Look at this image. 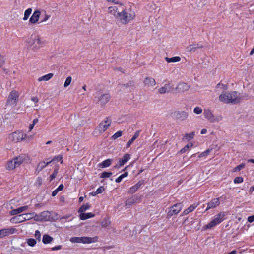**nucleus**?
Returning <instances> with one entry per match:
<instances>
[{
    "label": "nucleus",
    "mask_w": 254,
    "mask_h": 254,
    "mask_svg": "<svg viewBox=\"0 0 254 254\" xmlns=\"http://www.w3.org/2000/svg\"><path fill=\"white\" fill-rule=\"evenodd\" d=\"M216 88L224 90L218 97L220 102L237 104L241 102L242 97L239 93L235 91H225L228 89L227 85L219 83L217 85Z\"/></svg>",
    "instance_id": "obj_1"
},
{
    "label": "nucleus",
    "mask_w": 254,
    "mask_h": 254,
    "mask_svg": "<svg viewBox=\"0 0 254 254\" xmlns=\"http://www.w3.org/2000/svg\"><path fill=\"white\" fill-rule=\"evenodd\" d=\"M26 44L29 49L33 51H37L40 48L44 47L45 42L39 36L33 34L27 40Z\"/></svg>",
    "instance_id": "obj_2"
},
{
    "label": "nucleus",
    "mask_w": 254,
    "mask_h": 254,
    "mask_svg": "<svg viewBox=\"0 0 254 254\" xmlns=\"http://www.w3.org/2000/svg\"><path fill=\"white\" fill-rule=\"evenodd\" d=\"M135 17V14L133 11L123 10L119 12L117 20L121 23L126 24L133 20Z\"/></svg>",
    "instance_id": "obj_3"
},
{
    "label": "nucleus",
    "mask_w": 254,
    "mask_h": 254,
    "mask_svg": "<svg viewBox=\"0 0 254 254\" xmlns=\"http://www.w3.org/2000/svg\"><path fill=\"white\" fill-rule=\"evenodd\" d=\"M34 212L23 213L15 216L10 219L11 223L13 224L20 223L31 219L34 220Z\"/></svg>",
    "instance_id": "obj_4"
},
{
    "label": "nucleus",
    "mask_w": 254,
    "mask_h": 254,
    "mask_svg": "<svg viewBox=\"0 0 254 254\" xmlns=\"http://www.w3.org/2000/svg\"><path fill=\"white\" fill-rule=\"evenodd\" d=\"M97 237H73L70 239V241L73 243L90 244L97 241Z\"/></svg>",
    "instance_id": "obj_5"
},
{
    "label": "nucleus",
    "mask_w": 254,
    "mask_h": 254,
    "mask_svg": "<svg viewBox=\"0 0 254 254\" xmlns=\"http://www.w3.org/2000/svg\"><path fill=\"white\" fill-rule=\"evenodd\" d=\"M95 99L96 103L101 107H104L110 101L111 96L109 93H105L101 95L99 93H96L95 95Z\"/></svg>",
    "instance_id": "obj_6"
},
{
    "label": "nucleus",
    "mask_w": 254,
    "mask_h": 254,
    "mask_svg": "<svg viewBox=\"0 0 254 254\" xmlns=\"http://www.w3.org/2000/svg\"><path fill=\"white\" fill-rule=\"evenodd\" d=\"M203 115L204 117L211 123H217L222 120V117L220 115L215 116L213 111L209 109H205L204 110Z\"/></svg>",
    "instance_id": "obj_7"
},
{
    "label": "nucleus",
    "mask_w": 254,
    "mask_h": 254,
    "mask_svg": "<svg viewBox=\"0 0 254 254\" xmlns=\"http://www.w3.org/2000/svg\"><path fill=\"white\" fill-rule=\"evenodd\" d=\"M225 216L224 212H220L216 215L214 218L208 224L205 225L203 228L204 230L211 229L217 225L220 224L223 220Z\"/></svg>",
    "instance_id": "obj_8"
},
{
    "label": "nucleus",
    "mask_w": 254,
    "mask_h": 254,
    "mask_svg": "<svg viewBox=\"0 0 254 254\" xmlns=\"http://www.w3.org/2000/svg\"><path fill=\"white\" fill-rule=\"evenodd\" d=\"M24 133L21 130H17L11 133L8 135L9 141L14 143L20 142L23 141Z\"/></svg>",
    "instance_id": "obj_9"
},
{
    "label": "nucleus",
    "mask_w": 254,
    "mask_h": 254,
    "mask_svg": "<svg viewBox=\"0 0 254 254\" xmlns=\"http://www.w3.org/2000/svg\"><path fill=\"white\" fill-rule=\"evenodd\" d=\"M111 122V119L109 117H106L100 123L98 127L96 129L95 132L98 131L99 133H102L105 132L110 126Z\"/></svg>",
    "instance_id": "obj_10"
},
{
    "label": "nucleus",
    "mask_w": 254,
    "mask_h": 254,
    "mask_svg": "<svg viewBox=\"0 0 254 254\" xmlns=\"http://www.w3.org/2000/svg\"><path fill=\"white\" fill-rule=\"evenodd\" d=\"M19 93L16 90H12L8 95L6 105L14 106L16 105L19 98Z\"/></svg>",
    "instance_id": "obj_11"
},
{
    "label": "nucleus",
    "mask_w": 254,
    "mask_h": 254,
    "mask_svg": "<svg viewBox=\"0 0 254 254\" xmlns=\"http://www.w3.org/2000/svg\"><path fill=\"white\" fill-rule=\"evenodd\" d=\"M183 208L182 203H177L170 207L167 213L168 217H171L173 215H175L178 214Z\"/></svg>",
    "instance_id": "obj_12"
},
{
    "label": "nucleus",
    "mask_w": 254,
    "mask_h": 254,
    "mask_svg": "<svg viewBox=\"0 0 254 254\" xmlns=\"http://www.w3.org/2000/svg\"><path fill=\"white\" fill-rule=\"evenodd\" d=\"M174 117L178 120L184 121L186 120L189 117V113L183 110L176 111L173 113Z\"/></svg>",
    "instance_id": "obj_13"
},
{
    "label": "nucleus",
    "mask_w": 254,
    "mask_h": 254,
    "mask_svg": "<svg viewBox=\"0 0 254 254\" xmlns=\"http://www.w3.org/2000/svg\"><path fill=\"white\" fill-rule=\"evenodd\" d=\"M34 220L36 221H45L50 219V213L48 211H45L37 214L35 212Z\"/></svg>",
    "instance_id": "obj_14"
},
{
    "label": "nucleus",
    "mask_w": 254,
    "mask_h": 254,
    "mask_svg": "<svg viewBox=\"0 0 254 254\" xmlns=\"http://www.w3.org/2000/svg\"><path fill=\"white\" fill-rule=\"evenodd\" d=\"M17 232V229L14 228H9L0 230V238L13 234Z\"/></svg>",
    "instance_id": "obj_15"
},
{
    "label": "nucleus",
    "mask_w": 254,
    "mask_h": 254,
    "mask_svg": "<svg viewBox=\"0 0 254 254\" xmlns=\"http://www.w3.org/2000/svg\"><path fill=\"white\" fill-rule=\"evenodd\" d=\"M119 10L116 6L109 7L107 9V14L117 19L118 16Z\"/></svg>",
    "instance_id": "obj_16"
},
{
    "label": "nucleus",
    "mask_w": 254,
    "mask_h": 254,
    "mask_svg": "<svg viewBox=\"0 0 254 254\" xmlns=\"http://www.w3.org/2000/svg\"><path fill=\"white\" fill-rule=\"evenodd\" d=\"M17 167L20 166L23 163L28 161V157L25 155H20L14 158Z\"/></svg>",
    "instance_id": "obj_17"
},
{
    "label": "nucleus",
    "mask_w": 254,
    "mask_h": 254,
    "mask_svg": "<svg viewBox=\"0 0 254 254\" xmlns=\"http://www.w3.org/2000/svg\"><path fill=\"white\" fill-rule=\"evenodd\" d=\"M41 12L39 10L34 11L30 18L29 22L31 24H36L38 21Z\"/></svg>",
    "instance_id": "obj_18"
},
{
    "label": "nucleus",
    "mask_w": 254,
    "mask_h": 254,
    "mask_svg": "<svg viewBox=\"0 0 254 254\" xmlns=\"http://www.w3.org/2000/svg\"><path fill=\"white\" fill-rule=\"evenodd\" d=\"M130 159V155L128 154H125L124 156L119 159L117 164L116 167L117 168H120V167L124 165L125 163H126Z\"/></svg>",
    "instance_id": "obj_19"
},
{
    "label": "nucleus",
    "mask_w": 254,
    "mask_h": 254,
    "mask_svg": "<svg viewBox=\"0 0 254 254\" xmlns=\"http://www.w3.org/2000/svg\"><path fill=\"white\" fill-rule=\"evenodd\" d=\"M29 208V206L27 205L23 206L20 207H19L17 209H15L12 210L9 212V214L10 215H17L18 214H20L22 212L26 211Z\"/></svg>",
    "instance_id": "obj_20"
},
{
    "label": "nucleus",
    "mask_w": 254,
    "mask_h": 254,
    "mask_svg": "<svg viewBox=\"0 0 254 254\" xmlns=\"http://www.w3.org/2000/svg\"><path fill=\"white\" fill-rule=\"evenodd\" d=\"M220 204L219 198L213 199L210 202L207 203V207L206 210L214 208Z\"/></svg>",
    "instance_id": "obj_21"
},
{
    "label": "nucleus",
    "mask_w": 254,
    "mask_h": 254,
    "mask_svg": "<svg viewBox=\"0 0 254 254\" xmlns=\"http://www.w3.org/2000/svg\"><path fill=\"white\" fill-rule=\"evenodd\" d=\"M144 84L148 88L153 87L156 85V81L152 77H146L144 80Z\"/></svg>",
    "instance_id": "obj_22"
},
{
    "label": "nucleus",
    "mask_w": 254,
    "mask_h": 254,
    "mask_svg": "<svg viewBox=\"0 0 254 254\" xmlns=\"http://www.w3.org/2000/svg\"><path fill=\"white\" fill-rule=\"evenodd\" d=\"M190 86L185 83H180L176 87V89L179 92H185L189 90Z\"/></svg>",
    "instance_id": "obj_23"
},
{
    "label": "nucleus",
    "mask_w": 254,
    "mask_h": 254,
    "mask_svg": "<svg viewBox=\"0 0 254 254\" xmlns=\"http://www.w3.org/2000/svg\"><path fill=\"white\" fill-rule=\"evenodd\" d=\"M141 185H142V183L140 182H138L135 185L130 187L128 191V193L132 194V193H134V192H135L138 190V189L140 187Z\"/></svg>",
    "instance_id": "obj_24"
},
{
    "label": "nucleus",
    "mask_w": 254,
    "mask_h": 254,
    "mask_svg": "<svg viewBox=\"0 0 254 254\" xmlns=\"http://www.w3.org/2000/svg\"><path fill=\"white\" fill-rule=\"evenodd\" d=\"M16 164L13 158L7 162L6 168L7 170H12L17 167Z\"/></svg>",
    "instance_id": "obj_25"
},
{
    "label": "nucleus",
    "mask_w": 254,
    "mask_h": 254,
    "mask_svg": "<svg viewBox=\"0 0 254 254\" xmlns=\"http://www.w3.org/2000/svg\"><path fill=\"white\" fill-rule=\"evenodd\" d=\"M53 238L48 234H44L42 238V242L44 244H50L53 240Z\"/></svg>",
    "instance_id": "obj_26"
},
{
    "label": "nucleus",
    "mask_w": 254,
    "mask_h": 254,
    "mask_svg": "<svg viewBox=\"0 0 254 254\" xmlns=\"http://www.w3.org/2000/svg\"><path fill=\"white\" fill-rule=\"evenodd\" d=\"M53 75H54V74L52 73H48L46 75H43L42 76L39 77L38 79V81L39 82H41L43 81H49L50 79H51L53 77Z\"/></svg>",
    "instance_id": "obj_27"
},
{
    "label": "nucleus",
    "mask_w": 254,
    "mask_h": 254,
    "mask_svg": "<svg viewBox=\"0 0 254 254\" xmlns=\"http://www.w3.org/2000/svg\"><path fill=\"white\" fill-rule=\"evenodd\" d=\"M197 204H192L190 206L189 208L184 210V211L182 213V215H186L188 214L189 213L193 211L197 206Z\"/></svg>",
    "instance_id": "obj_28"
},
{
    "label": "nucleus",
    "mask_w": 254,
    "mask_h": 254,
    "mask_svg": "<svg viewBox=\"0 0 254 254\" xmlns=\"http://www.w3.org/2000/svg\"><path fill=\"white\" fill-rule=\"evenodd\" d=\"M94 217V214L92 213H81L79 215V218L81 220H84L89 218H93Z\"/></svg>",
    "instance_id": "obj_29"
},
{
    "label": "nucleus",
    "mask_w": 254,
    "mask_h": 254,
    "mask_svg": "<svg viewBox=\"0 0 254 254\" xmlns=\"http://www.w3.org/2000/svg\"><path fill=\"white\" fill-rule=\"evenodd\" d=\"M51 162L52 161H50L47 162H45L44 161L40 162L38 165L36 170L39 172Z\"/></svg>",
    "instance_id": "obj_30"
},
{
    "label": "nucleus",
    "mask_w": 254,
    "mask_h": 254,
    "mask_svg": "<svg viewBox=\"0 0 254 254\" xmlns=\"http://www.w3.org/2000/svg\"><path fill=\"white\" fill-rule=\"evenodd\" d=\"M165 59L168 63H175L180 61L181 58L179 56H175L171 58L165 57Z\"/></svg>",
    "instance_id": "obj_31"
},
{
    "label": "nucleus",
    "mask_w": 254,
    "mask_h": 254,
    "mask_svg": "<svg viewBox=\"0 0 254 254\" xmlns=\"http://www.w3.org/2000/svg\"><path fill=\"white\" fill-rule=\"evenodd\" d=\"M112 160L108 159L103 161L102 163L99 164V167L100 168H105L109 166L111 164Z\"/></svg>",
    "instance_id": "obj_32"
},
{
    "label": "nucleus",
    "mask_w": 254,
    "mask_h": 254,
    "mask_svg": "<svg viewBox=\"0 0 254 254\" xmlns=\"http://www.w3.org/2000/svg\"><path fill=\"white\" fill-rule=\"evenodd\" d=\"M170 89V85L169 84H165L164 86L159 88V92L160 94H164V93L169 92Z\"/></svg>",
    "instance_id": "obj_33"
},
{
    "label": "nucleus",
    "mask_w": 254,
    "mask_h": 254,
    "mask_svg": "<svg viewBox=\"0 0 254 254\" xmlns=\"http://www.w3.org/2000/svg\"><path fill=\"white\" fill-rule=\"evenodd\" d=\"M139 133H140L139 130H137L135 132L133 137L128 141L127 145V148H128L130 147V146L133 143V142L134 141V140L136 139L138 137Z\"/></svg>",
    "instance_id": "obj_34"
},
{
    "label": "nucleus",
    "mask_w": 254,
    "mask_h": 254,
    "mask_svg": "<svg viewBox=\"0 0 254 254\" xmlns=\"http://www.w3.org/2000/svg\"><path fill=\"white\" fill-rule=\"evenodd\" d=\"M194 136L195 132L192 131L190 133L186 134L183 137V139H185L187 141H190L194 138Z\"/></svg>",
    "instance_id": "obj_35"
},
{
    "label": "nucleus",
    "mask_w": 254,
    "mask_h": 254,
    "mask_svg": "<svg viewBox=\"0 0 254 254\" xmlns=\"http://www.w3.org/2000/svg\"><path fill=\"white\" fill-rule=\"evenodd\" d=\"M90 205L88 203L83 204L78 210L79 213H83L90 208Z\"/></svg>",
    "instance_id": "obj_36"
},
{
    "label": "nucleus",
    "mask_w": 254,
    "mask_h": 254,
    "mask_svg": "<svg viewBox=\"0 0 254 254\" xmlns=\"http://www.w3.org/2000/svg\"><path fill=\"white\" fill-rule=\"evenodd\" d=\"M31 12H32L31 8H28L27 9H26L24 12V17L23 18V20H24V21L27 20L29 18V16L31 14Z\"/></svg>",
    "instance_id": "obj_37"
},
{
    "label": "nucleus",
    "mask_w": 254,
    "mask_h": 254,
    "mask_svg": "<svg viewBox=\"0 0 254 254\" xmlns=\"http://www.w3.org/2000/svg\"><path fill=\"white\" fill-rule=\"evenodd\" d=\"M26 242L27 245L30 247L35 246L37 243L36 240L33 238L26 239Z\"/></svg>",
    "instance_id": "obj_38"
},
{
    "label": "nucleus",
    "mask_w": 254,
    "mask_h": 254,
    "mask_svg": "<svg viewBox=\"0 0 254 254\" xmlns=\"http://www.w3.org/2000/svg\"><path fill=\"white\" fill-rule=\"evenodd\" d=\"M64 188V186L63 184L60 185L59 187L52 192V195L53 196H56L59 191L63 190Z\"/></svg>",
    "instance_id": "obj_39"
},
{
    "label": "nucleus",
    "mask_w": 254,
    "mask_h": 254,
    "mask_svg": "<svg viewBox=\"0 0 254 254\" xmlns=\"http://www.w3.org/2000/svg\"><path fill=\"white\" fill-rule=\"evenodd\" d=\"M72 80V77L70 76H68L66 78L64 84V86L65 88H67L71 84Z\"/></svg>",
    "instance_id": "obj_40"
},
{
    "label": "nucleus",
    "mask_w": 254,
    "mask_h": 254,
    "mask_svg": "<svg viewBox=\"0 0 254 254\" xmlns=\"http://www.w3.org/2000/svg\"><path fill=\"white\" fill-rule=\"evenodd\" d=\"M128 172H125L124 174H123L121 175L119 177H118V178L116 179V180H115L116 182V183H120V182H121V181H122V180L123 178H125V177H127V176H128Z\"/></svg>",
    "instance_id": "obj_41"
},
{
    "label": "nucleus",
    "mask_w": 254,
    "mask_h": 254,
    "mask_svg": "<svg viewBox=\"0 0 254 254\" xmlns=\"http://www.w3.org/2000/svg\"><path fill=\"white\" fill-rule=\"evenodd\" d=\"M33 137L34 135H28L27 134L24 133V135L23 136V141H25L26 142H29L33 139Z\"/></svg>",
    "instance_id": "obj_42"
},
{
    "label": "nucleus",
    "mask_w": 254,
    "mask_h": 254,
    "mask_svg": "<svg viewBox=\"0 0 254 254\" xmlns=\"http://www.w3.org/2000/svg\"><path fill=\"white\" fill-rule=\"evenodd\" d=\"M135 198L133 197H131V198L127 199L126 201V206L128 207V206L131 205L132 204H134L135 202Z\"/></svg>",
    "instance_id": "obj_43"
},
{
    "label": "nucleus",
    "mask_w": 254,
    "mask_h": 254,
    "mask_svg": "<svg viewBox=\"0 0 254 254\" xmlns=\"http://www.w3.org/2000/svg\"><path fill=\"white\" fill-rule=\"evenodd\" d=\"M110 221L108 218H105L101 223V225L104 227H107L110 225Z\"/></svg>",
    "instance_id": "obj_44"
},
{
    "label": "nucleus",
    "mask_w": 254,
    "mask_h": 254,
    "mask_svg": "<svg viewBox=\"0 0 254 254\" xmlns=\"http://www.w3.org/2000/svg\"><path fill=\"white\" fill-rule=\"evenodd\" d=\"M198 48V44H192L187 47V50L188 51L191 52L195 50Z\"/></svg>",
    "instance_id": "obj_45"
},
{
    "label": "nucleus",
    "mask_w": 254,
    "mask_h": 254,
    "mask_svg": "<svg viewBox=\"0 0 254 254\" xmlns=\"http://www.w3.org/2000/svg\"><path fill=\"white\" fill-rule=\"evenodd\" d=\"M203 112V110L201 107L197 106L193 109V113L196 115H199Z\"/></svg>",
    "instance_id": "obj_46"
},
{
    "label": "nucleus",
    "mask_w": 254,
    "mask_h": 254,
    "mask_svg": "<svg viewBox=\"0 0 254 254\" xmlns=\"http://www.w3.org/2000/svg\"><path fill=\"white\" fill-rule=\"evenodd\" d=\"M122 134H123V132L122 131H117L116 133H115V134H114L112 136V139H113V140H116L118 138L121 137L122 135Z\"/></svg>",
    "instance_id": "obj_47"
},
{
    "label": "nucleus",
    "mask_w": 254,
    "mask_h": 254,
    "mask_svg": "<svg viewBox=\"0 0 254 254\" xmlns=\"http://www.w3.org/2000/svg\"><path fill=\"white\" fill-rule=\"evenodd\" d=\"M192 146V144L191 143L190 144H187L186 145L184 148L181 149L180 151V152L181 153H183L185 152L187 150L189 149L190 147H191Z\"/></svg>",
    "instance_id": "obj_48"
},
{
    "label": "nucleus",
    "mask_w": 254,
    "mask_h": 254,
    "mask_svg": "<svg viewBox=\"0 0 254 254\" xmlns=\"http://www.w3.org/2000/svg\"><path fill=\"white\" fill-rule=\"evenodd\" d=\"M112 173L111 172H104L101 174V178H108L112 175Z\"/></svg>",
    "instance_id": "obj_49"
},
{
    "label": "nucleus",
    "mask_w": 254,
    "mask_h": 254,
    "mask_svg": "<svg viewBox=\"0 0 254 254\" xmlns=\"http://www.w3.org/2000/svg\"><path fill=\"white\" fill-rule=\"evenodd\" d=\"M245 166V164L242 163L238 166H237L235 169H234V172L239 171L244 168Z\"/></svg>",
    "instance_id": "obj_50"
},
{
    "label": "nucleus",
    "mask_w": 254,
    "mask_h": 254,
    "mask_svg": "<svg viewBox=\"0 0 254 254\" xmlns=\"http://www.w3.org/2000/svg\"><path fill=\"white\" fill-rule=\"evenodd\" d=\"M51 161H61V163H62L63 162V160L62 159V155H58L57 156H55L52 160H51Z\"/></svg>",
    "instance_id": "obj_51"
},
{
    "label": "nucleus",
    "mask_w": 254,
    "mask_h": 254,
    "mask_svg": "<svg viewBox=\"0 0 254 254\" xmlns=\"http://www.w3.org/2000/svg\"><path fill=\"white\" fill-rule=\"evenodd\" d=\"M243 182V179L242 177H237L234 180V182L236 184L241 183Z\"/></svg>",
    "instance_id": "obj_52"
},
{
    "label": "nucleus",
    "mask_w": 254,
    "mask_h": 254,
    "mask_svg": "<svg viewBox=\"0 0 254 254\" xmlns=\"http://www.w3.org/2000/svg\"><path fill=\"white\" fill-rule=\"evenodd\" d=\"M58 173V169L56 168L54 170V172L50 175V178L51 180L54 179Z\"/></svg>",
    "instance_id": "obj_53"
},
{
    "label": "nucleus",
    "mask_w": 254,
    "mask_h": 254,
    "mask_svg": "<svg viewBox=\"0 0 254 254\" xmlns=\"http://www.w3.org/2000/svg\"><path fill=\"white\" fill-rule=\"evenodd\" d=\"M35 237L40 241L41 240V233L39 230H36L34 234Z\"/></svg>",
    "instance_id": "obj_54"
},
{
    "label": "nucleus",
    "mask_w": 254,
    "mask_h": 254,
    "mask_svg": "<svg viewBox=\"0 0 254 254\" xmlns=\"http://www.w3.org/2000/svg\"><path fill=\"white\" fill-rule=\"evenodd\" d=\"M5 63V58L0 53V67H1Z\"/></svg>",
    "instance_id": "obj_55"
},
{
    "label": "nucleus",
    "mask_w": 254,
    "mask_h": 254,
    "mask_svg": "<svg viewBox=\"0 0 254 254\" xmlns=\"http://www.w3.org/2000/svg\"><path fill=\"white\" fill-rule=\"evenodd\" d=\"M42 183V179L41 177H38L35 182L36 186H40Z\"/></svg>",
    "instance_id": "obj_56"
},
{
    "label": "nucleus",
    "mask_w": 254,
    "mask_h": 254,
    "mask_svg": "<svg viewBox=\"0 0 254 254\" xmlns=\"http://www.w3.org/2000/svg\"><path fill=\"white\" fill-rule=\"evenodd\" d=\"M104 190H105V189H104V187H103V186H101L100 187H99V188H98V189L96 190V193H97V194L101 193H102V192H103V191H104Z\"/></svg>",
    "instance_id": "obj_57"
},
{
    "label": "nucleus",
    "mask_w": 254,
    "mask_h": 254,
    "mask_svg": "<svg viewBox=\"0 0 254 254\" xmlns=\"http://www.w3.org/2000/svg\"><path fill=\"white\" fill-rule=\"evenodd\" d=\"M211 150H209V149H207V150H206L205 151L202 152L200 155H199V157H203V156H206L207 155H208L210 152Z\"/></svg>",
    "instance_id": "obj_58"
},
{
    "label": "nucleus",
    "mask_w": 254,
    "mask_h": 254,
    "mask_svg": "<svg viewBox=\"0 0 254 254\" xmlns=\"http://www.w3.org/2000/svg\"><path fill=\"white\" fill-rule=\"evenodd\" d=\"M50 16L48 15L47 14H46V12H45L44 17L43 19L41 21V22H44L47 21L50 18Z\"/></svg>",
    "instance_id": "obj_59"
},
{
    "label": "nucleus",
    "mask_w": 254,
    "mask_h": 254,
    "mask_svg": "<svg viewBox=\"0 0 254 254\" xmlns=\"http://www.w3.org/2000/svg\"><path fill=\"white\" fill-rule=\"evenodd\" d=\"M62 247L61 245H58L54 247H52L51 248V250L52 251H56V250H59L62 249Z\"/></svg>",
    "instance_id": "obj_60"
},
{
    "label": "nucleus",
    "mask_w": 254,
    "mask_h": 254,
    "mask_svg": "<svg viewBox=\"0 0 254 254\" xmlns=\"http://www.w3.org/2000/svg\"><path fill=\"white\" fill-rule=\"evenodd\" d=\"M31 100L34 103H37L39 101V99L37 97H32Z\"/></svg>",
    "instance_id": "obj_61"
},
{
    "label": "nucleus",
    "mask_w": 254,
    "mask_h": 254,
    "mask_svg": "<svg viewBox=\"0 0 254 254\" xmlns=\"http://www.w3.org/2000/svg\"><path fill=\"white\" fill-rule=\"evenodd\" d=\"M248 221L250 223H252V222H254V215L248 217Z\"/></svg>",
    "instance_id": "obj_62"
},
{
    "label": "nucleus",
    "mask_w": 254,
    "mask_h": 254,
    "mask_svg": "<svg viewBox=\"0 0 254 254\" xmlns=\"http://www.w3.org/2000/svg\"><path fill=\"white\" fill-rule=\"evenodd\" d=\"M207 130L205 128H203V129H201V130L200 131L201 134H205L207 133Z\"/></svg>",
    "instance_id": "obj_63"
},
{
    "label": "nucleus",
    "mask_w": 254,
    "mask_h": 254,
    "mask_svg": "<svg viewBox=\"0 0 254 254\" xmlns=\"http://www.w3.org/2000/svg\"><path fill=\"white\" fill-rule=\"evenodd\" d=\"M65 197L64 196H62L60 197V201L61 202L64 203L65 202Z\"/></svg>",
    "instance_id": "obj_64"
}]
</instances>
